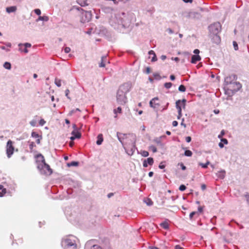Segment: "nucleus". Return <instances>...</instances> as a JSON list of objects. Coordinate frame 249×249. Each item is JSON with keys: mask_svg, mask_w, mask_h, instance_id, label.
<instances>
[{"mask_svg": "<svg viewBox=\"0 0 249 249\" xmlns=\"http://www.w3.org/2000/svg\"><path fill=\"white\" fill-rule=\"evenodd\" d=\"M77 10L81 13L80 21L82 23L88 22L91 20L92 16L91 11H85L81 8H78Z\"/></svg>", "mask_w": 249, "mask_h": 249, "instance_id": "1", "label": "nucleus"}, {"mask_svg": "<svg viewBox=\"0 0 249 249\" xmlns=\"http://www.w3.org/2000/svg\"><path fill=\"white\" fill-rule=\"evenodd\" d=\"M37 169L40 171V173L42 174L50 175L53 173V170L51 168L49 165L46 162L42 165L39 164L37 166Z\"/></svg>", "mask_w": 249, "mask_h": 249, "instance_id": "2", "label": "nucleus"}, {"mask_svg": "<svg viewBox=\"0 0 249 249\" xmlns=\"http://www.w3.org/2000/svg\"><path fill=\"white\" fill-rule=\"evenodd\" d=\"M209 29L211 33L213 35L218 34L221 30V25L218 22H215L209 26Z\"/></svg>", "mask_w": 249, "mask_h": 249, "instance_id": "3", "label": "nucleus"}, {"mask_svg": "<svg viewBox=\"0 0 249 249\" xmlns=\"http://www.w3.org/2000/svg\"><path fill=\"white\" fill-rule=\"evenodd\" d=\"M184 17L189 20H194L199 19L201 17L199 13L195 11H190L185 13Z\"/></svg>", "mask_w": 249, "mask_h": 249, "instance_id": "4", "label": "nucleus"}, {"mask_svg": "<svg viewBox=\"0 0 249 249\" xmlns=\"http://www.w3.org/2000/svg\"><path fill=\"white\" fill-rule=\"evenodd\" d=\"M14 147L13 144V142L9 140L6 145V154L7 157L9 158L11 157L14 153Z\"/></svg>", "mask_w": 249, "mask_h": 249, "instance_id": "5", "label": "nucleus"}, {"mask_svg": "<svg viewBox=\"0 0 249 249\" xmlns=\"http://www.w3.org/2000/svg\"><path fill=\"white\" fill-rule=\"evenodd\" d=\"M65 249H76L77 245L71 240L67 239L64 240Z\"/></svg>", "mask_w": 249, "mask_h": 249, "instance_id": "6", "label": "nucleus"}, {"mask_svg": "<svg viewBox=\"0 0 249 249\" xmlns=\"http://www.w3.org/2000/svg\"><path fill=\"white\" fill-rule=\"evenodd\" d=\"M158 100L159 98L158 97H155L153 98L149 102L150 107L156 111H158L160 106V104L157 102V101Z\"/></svg>", "mask_w": 249, "mask_h": 249, "instance_id": "7", "label": "nucleus"}, {"mask_svg": "<svg viewBox=\"0 0 249 249\" xmlns=\"http://www.w3.org/2000/svg\"><path fill=\"white\" fill-rule=\"evenodd\" d=\"M117 101L120 104L124 105L125 104L127 101L126 95L124 93L117 94Z\"/></svg>", "mask_w": 249, "mask_h": 249, "instance_id": "8", "label": "nucleus"}, {"mask_svg": "<svg viewBox=\"0 0 249 249\" xmlns=\"http://www.w3.org/2000/svg\"><path fill=\"white\" fill-rule=\"evenodd\" d=\"M35 158L36 159L37 167L38 166V165L41 164L42 165L43 164L46 162L44 156L41 154H37L35 156Z\"/></svg>", "mask_w": 249, "mask_h": 249, "instance_id": "9", "label": "nucleus"}, {"mask_svg": "<svg viewBox=\"0 0 249 249\" xmlns=\"http://www.w3.org/2000/svg\"><path fill=\"white\" fill-rule=\"evenodd\" d=\"M73 127L74 128V130L71 132V134L73 135V136L71 137V140H73L76 138H81V134L77 130V127L75 124H73Z\"/></svg>", "mask_w": 249, "mask_h": 249, "instance_id": "10", "label": "nucleus"}, {"mask_svg": "<svg viewBox=\"0 0 249 249\" xmlns=\"http://www.w3.org/2000/svg\"><path fill=\"white\" fill-rule=\"evenodd\" d=\"M31 46V44L28 43H26L24 44H19V50L21 52H24L25 53H27L28 51L27 50V48H30Z\"/></svg>", "mask_w": 249, "mask_h": 249, "instance_id": "11", "label": "nucleus"}, {"mask_svg": "<svg viewBox=\"0 0 249 249\" xmlns=\"http://www.w3.org/2000/svg\"><path fill=\"white\" fill-rule=\"evenodd\" d=\"M130 85L128 83H124L123 85H122L121 86H120V92L123 91L124 92L125 94L126 95V93L129 91L130 89Z\"/></svg>", "mask_w": 249, "mask_h": 249, "instance_id": "12", "label": "nucleus"}, {"mask_svg": "<svg viewBox=\"0 0 249 249\" xmlns=\"http://www.w3.org/2000/svg\"><path fill=\"white\" fill-rule=\"evenodd\" d=\"M181 101L180 100H178L176 102V107L178 110V118L179 119V118L181 116V108L180 106L179 105L181 104Z\"/></svg>", "mask_w": 249, "mask_h": 249, "instance_id": "13", "label": "nucleus"}, {"mask_svg": "<svg viewBox=\"0 0 249 249\" xmlns=\"http://www.w3.org/2000/svg\"><path fill=\"white\" fill-rule=\"evenodd\" d=\"M212 39L213 42L216 44L219 43L221 41L220 37L218 34H213Z\"/></svg>", "mask_w": 249, "mask_h": 249, "instance_id": "14", "label": "nucleus"}, {"mask_svg": "<svg viewBox=\"0 0 249 249\" xmlns=\"http://www.w3.org/2000/svg\"><path fill=\"white\" fill-rule=\"evenodd\" d=\"M201 59V57L199 55H193L192 56L191 62L192 63H196L197 61Z\"/></svg>", "mask_w": 249, "mask_h": 249, "instance_id": "15", "label": "nucleus"}, {"mask_svg": "<svg viewBox=\"0 0 249 249\" xmlns=\"http://www.w3.org/2000/svg\"><path fill=\"white\" fill-rule=\"evenodd\" d=\"M103 141V137L102 134H100L97 136V141H96V143L97 145H100L102 144Z\"/></svg>", "mask_w": 249, "mask_h": 249, "instance_id": "16", "label": "nucleus"}, {"mask_svg": "<svg viewBox=\"0 0 249 249\" xmlns=\"http://www.w3.org/2000/svg\"><path fill=\"white\" fill-rule=\"evenodd\" d=\"M17 10V7L15 6H10L6 8V12L10 13L14 12Z\"/></svg>", "mask_w": 249, "mask_h": 249, "instance_id": "17", "label": "nucleus"}, {"mask_svg": "<svg viewBox=\"0 0 249 249\" xmlns=\"http://www.w3.org/2000/svg\"><path fill=\"white\" fill-rule=\"evenodd\" d=\"M6 193V190L1 185H0V197L3 196Z\"/></svg>", "mask_w": 249, "mask_h": 249, "instance_id": "18", "label": "nucleus"}, {"mask_svg": "<svg viewBox=\"0 0 249 249\" xmlns=\"http://www.w3.org/2000/svg\"><path fill=\"white\" fill-rule=\"evenodd\" d=\"M160 225L161 227H162L164 229H169V224L167 222L164 221L160 224Z\"/></svg>", "mask_w": 249, "mask_h": 249, "instance_id": "19", "label": "nucleus"}, {"mask_svg": "<svg viewBox=\"0 0 249 249\" xmlns=\"http://www.w3.org/2000/svg\"><path fill=\"white\" fill-rule=\"evenodd\" d=\"M49 20V18L47 16H39L38 19L36 20L37 21L39 20H43L47 21Z\"/></svg>", "mask_w": 249, "mask_h": 249, "instance_id": "20", "label": "nucleus"}, {"mask_svg": "<svg viewBox=\"0 0 249 249\" xmlns=\"http://www.w3.org/2000/svg\"><path fill=\"white\" fill-rule=\"evenodd\" d=\"M107 59L106 56H103L101 59V62L99 64V67H104L105 66V62Z\"/></svg>", "mask_w": 249, "mask_h": 249, "instance_id": "21", "label": "nucleus"}, {"mask_svg": "<svg viewBox=\"0 0 249 249\" xmlns=\"http://www.w3.org/2000/svg\"><path fill=\"white\" fill-rule=\"evenodd\" d=\"M16 244L17 245H21L23 243V239L21 238H19L16 240H15V241L13 242V244Z\"/></svg>", "mask_w": 249, "mask_h": 249, "instance_id": "22", "label": "nucleus"}, {"mask_svg": "<svg viewBox=\"0 0 249 249\" xmlns=\"http://www.w3.org/2000/svg\"><path fill=\"white\" fill-rule=\"evenodd\" d=\"M113 112L116 114L115 117L117 118V114L118 113L120 114L122 113V108L121 107H118L117 109H114Z\"/></svg>", "mask_w": 249, "mask_h": 249, "instance_id": "23", "label": "nucleus"}, {"mask_svg": "<svg viewBox=\"0 0 249 249\" xmlns=\"http://www.w3.org/2000/svg\"><path fill=\"white\" fill-rule=\"evenodd\" d=\"M78 164H79L78 162H77V161H74L67 163V165L69 167L76 166H78Z\"/></svg>", "mask_w": 249, "mask_h": 249, "instance_id": "24", "label": "nucleus"}, {"mask_svg": "<svg viewBox=\"0 0 249 249\" xmlns=\"http://www.w3.org/2000/svg\"><path fill=\"white\" fill-rule=\"evenodd\" d=\"M78 3L82 6L87 5V1L85 0H78Z\"/></svg>", "mask_w": 249, "mask_h": 249, "instance_id": "25", "label": "nucleus"}, {"mask_svg": "<svg viewBox=\"0 0 249 249\" xmlns=\"http://www.w3.org/2000/svg\"><path fill=\"white\" fill-rule=\"evenodd\" d=\"M146 160L147 163L150 165H153L154 163V160L152 158H148Z\"/></svg>", "mask_w": 249, "mask_h": 249, "instance_id": "26", "label": "nucleus"}, {"mask_svg": "<svg viewBox=\"0 0 249 249\" xmlns=\"http://www.w3.org/2000/svg\"><path fill=\"white\" fill-rule=\"evenodd\" d=\"M3 66L7 70H10L11 68V64L7 62L4 63Z\"/></svg>", "mask_w": 249, "mask_h": 249, "instance_id": "27", "label": "nucleus"}, {"mask_svg": "<svg viewBox=\"0 0 249 249\" xmlns=\"http://www.w3.org/2000/svg\"><path fill=\"white\" fill-rule=\"evenodd\" d=\"M192 152L189 150H187L184 152V155L187 157H191L192 156Z\"/></svg>", "mask_w": 249, "mask_h": 249, "instance_id": "28", "label": "nucleus"}, {"mask_svg": "<svg viewBox=\"0 0 249 249\" xmlns=\"http://www.w3.org/2000/svg\"><path fill=\"white\" fill-rule=\"evenodd\" d=\"M178 90L181 92H185L186 90V88L184 85H181L178 87Z\"/></svg>", "mask_w": 249, "mask_h": 249, "instance_id": "29", "label": "nucleus"}, {"mask_svg": "<svg viewBox=\"0 0 249 249\" xmlns=\"http://www.w3.org/2000/svg\"><path fill=\"white\" fill-rule=\"evenodd\" d=\"M141 154L142 156L144 157H147L149 155L148 152L147 151H145V150L141 151Z\"/></svg>", "mask_w": 249, "mask_h": 249, "instance_id": "30", "label": "nucleus"}, {"mask_svg": "<svg viewBox=\"0 0 249 249\" xmlns=\"http://www.w3.org/2000/svg\"><path fill=\"white\" fill-rule=\"evenodd\" d=\"M55 84L57 87H60L61 86V80L58 79H55Z\"/></svg>", "mask_w": 249, "mask_h": 249, "instance_id": "31", "label": "nucleus"}, {"mask_svg": "<svg viewBox=\"0 0 249 249\" xmlns=\"http://www.w3.org/2000/svg\"><path fill=\"white\" fill-rule=\"evenodd\" d=\"M232 76H233V79H234L235 78V76L234 75H233V76H229V77H227L226 78H225V81L227 83V84H231V82L229 81V80L231 79L232 77Z\"/></svg>", "mask_w": 249, "mask_h": 249, "instance_id": "32", "label": "nucleus"}, {"mask_svg": "<svg viewBox=\"0 0 249 249\" xmlns=\"http://www.w3.org/2000/svg\"><path fill=\"white\" fill-rule=\"evenodd\" d=\"M172 84L171 82H167V83H165L164 84V87L166 89L170 88L172 87Z\"/></svg>", "mask_w": 249, "mask_h": 249, "instance_id": "33", "label": "nucleus"}, {"mask_svg": "<svg viewBox=\"0 0 249 249\" xmlns=\"http://www.w3.org/2000/svg\"><path fill=\"white\" fill-rule=\"evenodd\" d=\"M186 189V187L184 185H181L179 188V190L181 191H184Z\"/></svg>", "mask_w": 249, "mask_h": 249, "instance_id": "34", "label": "nucleus"}, {"mask_svg": "<svg viewBox=\"0 0 249 249\" xmlns=\"http://www.w3.org/2000/svg\"><path fill=\"white\" fill-rule=\"evenodd\" d=\"M32 136L36 138H38L39 137V135L35 132H33L32 133Z\"/></svg>", "mask_w": 249, "mask_h": 249, "instance_id": "35", "label": "nucleus"}, {"mask_svg": "<svg viewBox=\"0 0 249 249\" xmlns=\"http://www.w3.org/2000/svg\"><path fill=\"white\" fill-rule=\"evenodd\" d=\"M45 123L46 121L43 119H41L39 122V125L41 126H43Z\"/></svg>", "mask_w": 249, "mask_h": 249, "instance_id": "36", "label": "nucleus"}, {"mask_svg": "<svg viewBox=\"0 0 249 249\" xmlns=\"http://www.w3.org/2000/svg\"><path fill=\"white\" fill-rule=\"evenodd\" d=\"M34 12H35V13L36 15H38V16L40 15V14H41V11H40V9H35V10H34Z\"/></svg>", "mask_w": 249, "mask_h": 249, "instance_id": "37", "label": "nucleus"}, {"mask_svg": "<svg viewBox=\"0 0 249 249\" xmlns=\"http://www.w3.org/2000/svg\"><path fill=\"white\" fill-rule=\"evenodd\" d=\"M90 249H102L98 245H93Z\"/></svg>", "mask_w": 249, "mask_h": 249, "instance_id": "38", "label": "nucleus"}, {"mask_svg": "<svg viewBox=\"0 0 249 249\" xmlns=\"http://www.w3.org/2000/svg\"><path fill=\"white\" fill-rule=\"evenodd\" d=\"M150 148L154 153H155L157 151V148L155 146H151L150 147Z\"/></svg>", "mask_w": 249, "mask_h": 249, "instance_id": "39", "label": "nucleus"}, {"mask_svg": "<svg viewBox=\"0 0 249 249\" xmlns=\"http://www.w3.org/2000/svg\"><path fill=\"white\" fill-rule=\"evenodd\" d=\"M64 51L66 53H68L71 51V48L67 47H65L64 49Z\"/></svg>", "mask_w": 249, "mask_h": 249, "instance_id": "40", "label": "nucleus"}, {"mask_svg": "<svg viewBox=\"0 0 249 249\" xmlns=\"http://www.w3.org/2000/svg\"><path fill=\"white\" fill-rule=\"evenodd\" d=\"M30 124L33 126H35L36 125V121L35 120H32L30 122Z\"/></svg>", "mask_w": 249, "mask_h": 249, "instance_id": "41", "label": "nucleus"}, {"mask_svg": "<svg viewBox=\"0 0 249 249\" xmlns=\"http://www.w3.org/2000/svg\"><path fill=\"white\" fill-rule=\"evenodd\" d=\"M178 164L180 165L182 170H186V166L182 163H179Z\"/></svg>", "mask_w": 249, "mask_h": 249, "instance_id": "42", "label": "nucleus"}, {"mask_svg": "<svg viewBox=\"0 0 249 249\" xmlns=\"http://www.w3.org/2000/svg\"><path fill=\"white\" fill-rule=\"evenodd\" d=\"M196 212H193L191 213L190 214V215H189L190 218V219H192V218L193 217L194 215L195 214H196Z\"/></svg>", "mask_w": 249, "mask_h": 249, "instance_id": "43", "label": "nucleus"}, {"mask_svg": "<svg viewBox=\"0 0 249 249\" xmlns=\"http://www.w3.org/2000/svg\"><path fill=\"white\" fill-rule=\"evenodd\" d=\"M233 44L234 46V49L235 50H238V45H237V43L235 41H233Z\"/></svg>", "mask_w": 249, "mask_h": 249, "instance_id": "44", "label": "nucleus"}, {"mask_svg": "<svg viewBox=\"0 0 249 249\" xmlns=\"http://www.w3.org/2000/svg\"><path fill=\"white\" fill-rule=\"evenodd\" d=\"M199 165L200 166H201L203 168H207V165H206V164L205 163L204 164V163L200 162V163H199Z\"/></svg>", "mask_w": 249, "mask_h": 249, "instance_id": "45", "label": "nucleus"}, {"mask_svg": "<svg viewBox=\"0 0 249 249\" xmlns=\"http://www.w3.org/2000/svg\"><path fill=\"white\" fill-rule=\"evenodd\" d=\"M185 140L187 142H190L191 141V137L190 136H188L186 137Z\"/></svg>", "mask_w": 249, "mask_h": 249, "instance_id": "46", "label": "nucleus"}, {"mask_svg": "<svg viewBox=\"0 0 249 249\" xmlns=\"http://www.w3.org/2000/svg\"><path fill=\"white\" fill-rule=\"evenodd\" d=\"M157 57H156V54H154L153 55V57H152V62H155L156 61H157Z\"/></svg>", "mask_w": 249, "mask_h": 249, "instance_id": "47", "label": "nucleus"}, {"mask_svg": "<svg viewBox=\"0 0 249 249\" xmlns=\"http://www.w3.org/2000/svg\"><path fill=\"white\" fill-rule=\"evenodd\" d=\"M147 166H148V163H147L146 160H144V161L143 162V166L144 167H147Z\"/></svg>", "mask_w": 249, "mask_h": 249, "instance_id": "48", "label": "nucleus"}, {"mask_svg": "<svg viewBox=\"0 0 249 249\" xmlns=\"http://www.w3.org/2000/svg\"><path fill=\"white\" fill-rule=\"evenodd\" d=\"M178 124V123L176 121H174L172 123V125L173 126H177Z\"/></svg>", "mask_w": 249, "mask_h": 249, "instance_id": "49", "label": "nucleus"}, {"mask_svg": "<svg viewBox=\"0 0 249 249\" xmlns=\"http://www.w3.org/2000/svg\"><path fill=\"white\" fill-rule=\"evenodd\" d=\"M34 146H35V144H34V142H32L30 143V145H29L30 148L31 149H32Z\"/></svg>", "mask_w": 249, "mask_h": 249, "instance_id": "50", "label": "nucleus"}, {"mask_svg": "<svg viewBox=\"0 0 249 249\" xmlns=\"http://www.w3.org/2000/svg\"><path fill=\"white\" fill-rule=\"evenodd\" d=\"M70 93V90L69 89H66V91H65V94H66V96L68 98H69V97L68 96V94H69Z\"/></svg>", "mask_w": 249, "mask_h": 249, "instance_id": "51", "label": "nucleus"}, {"mask_svg": "<svg viewBox=\"0 0 249 249\" xmlns=\"http://www.w3.org/2000/svg\"><path fill=\"white\" fill-rule=\"evenodd\" d=\"M221 142H224V143H225V144H227L228 143V141L226 139H222L221 140Z\"/></svg>", "mask_w": 249, "mask_h": 249, "instance_id": "52", "label": "nucleus"}, {"mask_svg": "<svg viewBox=\"0 0 249 249\" xmlns=\"http://www.w3.org/2000/svg\"><path fill=\"white\" fill-rule=\"evenodd\" d=\"M201 189L202 190H204L206 188V186L205 184H202L201 186Z\"/></svg>", "mask_w": 249, "mask_h": 249, "instance_id": "53", "label": "nucleus"}, {"mask_svg": "<svg viewBox=\"0 0 249 249\" xmlns=\"http://www.w3.org/2000/svg\"><path fill=\"white\" fill-rule=\"evenodd\" d=\"M175 249H184L183 248H181L179 245H176L175 247Z\"/></svg>", "mask_w": 249, "mask_h": 249, "instance_id": "54", "label": "nucleus"}, {"mask_svg": "<svg viewBox=\"0 0 249 249\" xmlns=\"http://www.w3.org/2000/svg\"><path fill=\"white\" fill-rule=\"evenodd\" d=\"M199 53V50L198 49H195L194 51V53L195 54H198V53Z\"/></svg>", "mask_w": 249, "mask_h": 249, "instance_id": "55", "label": "nucleus"}, {"mask_svg": "<svg viewBox=\"0 0 249 249\" xmlns=\"http://www.w3.org/2000/svg\"><path fill=\"white\" fill-rule=\"evenodd\" d=\"M170 78L171 80H174L175 79V76L174 75H171L170 76Z\"/></svg>", "mask_w": 249, "mask_h": 249, "instance_id": "56", "label": "nucleus"}, {"mask_svg": "<svg viewBox=\"0 0 249 249\" xmlns=\"http://www.w3.org/2000/svg\"><path fill=\"white\" fill-rule=\"evenodd\" d=\"M167 30L168 32V33H170V34H173V31L170 28H168Z\"/></svg>", "mask_w": 249, "mask_h": 249, "instance_id": "57", "label": "nucleus"}, {"mask_svg": "<svg viewBox=\"0 0 249 249\" xmlns=\"http://www.w3.org/2000/svg\"><path fill=\"white\" fill-rule=\"evenodd\" d=\"M166 58V56L165 55H162L161 56V59L162 60H164Z\"/></svg>", "mask_w": 249, "mask_h": 249, "instance_id": "58", "label": "nucleus"}, {"mask_svg": "<svg viewBox=\"0 0 249 249\" xmlns=\"http://www.w3.org/2000/svg\"><path fill=\"white\" fill-rule=\"evenodd\" d=\"M185 2H190L192 3L193 0H182Z\"/></svg>", "mask_w": 249, "mask_h": 249, "instance_id": "59", "label": "nucleus"}, {"mask_svg": "<svg viewBox=\"0 0 249 249\" xmlns=\"http://www.w3.org/2000/svg\"><path fill=\"white\" fill-rule=\"evenodd\" d=\"M149 54L154 55V54H155V53H154V52L153 51L151 50L149 52Z\"/></svg>", "mask_w": 249, "mask_h": 249, "instance_id": "60", "label": "nucleus"}, {"mask_svg": "<svg viewBox=\"0 0 249 249\" xmlns=\"http://www.w3.org/2000/svg\"><path fill=\"white\" fill-rule=\"evenodd\" d=\"M219 146L220 147V148H223V146H224V144L221 142L219 143Z\"/></svg>", "mask_w": 249, "mask_h": 249, "instance_id": "61", "label": "nucleus"}, {"mask_svg": "<svg viewBox=\"0 0 249 249\" xmlns=\"http://www.w3.org/2000/svg\"><path fill=\"white\" fill-rule=\"evenodd\" d=\"M198 211L200 212V213H201L203 211V209L202 207H199L198 208Z\"/></svg>", "mask_w": 249, "mask_h": 249, "instance_id": "62", "label": "nucleus"}, {"mask_svg": "<svg viewBox=\"0 0 249 249\" xmlns=\"http://www.w3.org/2000/svg\"><path fill=\"white\" fill-rule=\"evenodd\" d=\"M148 175L150 177H151L153 176V172H150L149 173H148Z\"/></svg>", "mask_w": 249, "mask_h": 249, "instance_id": "63", "label": "nucleus"}, {"mask_svg": "<svg viewBox=\"0 0 249 249\" xmlns=\"http://www.w3.org/2000/svg\"><path fill=\"white\" fill-rule=\"evenodd\" d=\"M214 112L215 113V114H218L219 113V110H218V109H215L214 110Z\"/></svg>", "mask_w": 249, "mask_h": 249, "instance_id": "64", "label": "nucleus"}]
</instances>
